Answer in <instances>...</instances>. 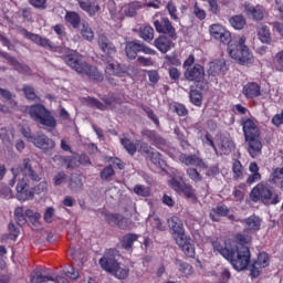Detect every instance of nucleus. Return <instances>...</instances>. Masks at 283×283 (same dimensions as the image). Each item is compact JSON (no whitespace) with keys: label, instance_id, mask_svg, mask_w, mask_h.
<instances>
[{"label":"nucleus","instance_id":"obj_17","mask_svg":"<svg viewBox=\"0 0 283 283\" xmlns=\"http://www.w3.org/2000/svg\"><path fill=\"white\" fill-rule=\"evenodd\" d=\"M241 126L243 130L244 138H256V136H260V128L258 127V124L249 117L241 119Z\"/></svg>","mask_w":283,"mask_h":283},{"label":"nucleus","instance_id":"obj_47","mask_svg":"<svg viewBox=\"0 0 283 283\" xmlns=\"http://www.w3.org/2000/svg\"><path fill=\"white\" fill-rule=\"evenodd\" d=\"M134 193H136V196H142L143 198H147L151 196V188L146 187L144 185H136L134 187Z\"/></svg>","mask_w":283,"mask_h":283},{"label":"nucleus","instance_id":"obj_55","mask_svg":"<svg viewBox=\"0 0 283 283\" xmlns=\"http://www.w3.org/2000/svg\"><path fill=\"white\" fill-rule=\"evenodd\" d=\"M11 65L19 74H30V66L28 64L20 63L15 60Z\"/></svg>","mask_w":283,"mask_h":283},{"label":"nucleus","instance_id":"obj_50","mask_svg":"<svg viewBox=\"0 0 283 283\" xmlns=\"http://www.w3.org/2000/svg\"><path fill=\"white\" fill-rule=\"evenodd\" d=\"M143 8V4L140 2H132L128 4L127 9L125 10L126 17H136L138 10Z\"/></svg>","mask_w":283,"mask_h":283},{"label":"nucleus","instance_id":"obj_54","mask_svg":"<svg viewBox=\"0 0 283 283\" xmlns=\"http://www.w3.org/2000/svg\"><path fill=\"white\" fill-rule=\"evenodd\" d=\"M64 182H67V174L64 171H60L53 177L54 187H61Z\"/></svg>","mask_w":283,"mask_h":283},{"label":"nucleus","instance_id":"obj_7","mask_svg":"<svg viewBox=\"0 0 283 283\" xmlns=\"http://www.w3.org/2000/svg\"><path fill=\"white\" fill-rule=\"evenodd\" d=\"M153 25L158 34H166L172 41L178 39V33L176 32V27L171 23L169 18L160 12L155 13L153 17Z\"/></svg>","mask_w":283,"mask_h":283},{"label":"nucleus","instance_id":"obj_59","mask_svg":"<svg viewBox=\"0 0 283 283\" xmlns=\"http://www.w3.org/2000/svg\"><path fill=\"white\" fill-rule=\"evenodd\" d=\"M25 218H29L30 222H32V224H36L39 222V220L41 219V213L39 212H34L33 210H25L24 212Z\"/></svg>","mask_w":283,"mask_h":283},{"label":"nucleus","instance_id":"obj_15","mask_svg":"<svg viewBox=\"0 0 283 283\" xmlns=\"http://www.w3.org/2000/svg\"><path fill=\"white\" fill-rule=\"evenodd\" d=\"M22 34L24 35L25 39L32 41V43H35V45H40V48H44V50H49L50 52L54 46V43L50 39L43 38L36 33H32L28 31V29H23Z\"/></svg>","mask_w":283,"mask_h":283},{"label":"nucleus","instance_id":"obj_2","mask_svg":"<svg viewBox=\"0 0 283 283\" xmlns=\"http://www.w3.org/2000/svg\"><path fill=\"white\" fill-rule=\"evenodd\" d=\"M210 34L212 39L228 45L229 56L241 63V65H244V63H250V61L253 59L251 50H249V46L244 44L247 43V36L242 35L234 44H231V32L226 31L220 24H212L210 27Z\"/></svg>","mask_w":283,"mask_h":283},{"label":"nucleus","instance_id":"obj_46","mask_svg":"<svg viewBox=\"0 0 283 283\" xmlns=\"http://www.w3.org/2000/svg\"><path fill=\"white\" fill-rule=\"evenodd\" d=\"M14 218H15V222H17V224H19V227H23V224H25L28 222V219H25V211L23 210V207L15 208Z\"/></svg>","mask_w":283,"mask_h":283},{"label":"nucleus","instance_id":"obj_63","mask_svg":"<svg viewBox=\"0 0 283 283\" xmlns=\"http://www.w3.org/2000/svg\"><path fill=\"white\" fill-rule=\"evenodd\" d=\"M193 14L197 19H199V21H205V19H207V12L200 9V7H198V3H195Z\"/></svg>","mask_w":283,"mask_h":283},{"label":"nucleus","instance_id":"obj_33","mask_svg":"<svg viewBox=\"0 0 283 283\" xmlns=\"http://www.w3.org/2000/svg\"><path fill=\"white\" fill-rule=\"evenodd\" d=\"M142 134L149 140V143L156 145L157 147L158 145H165V139H163V137H160L156 130L146 129Z\"/></svg>","mask_w":283,"mask_h":283},{"label":"nucleus","instance_id":"obj_10","mask_svg":"<svg viewBox=\"0 0 283 283\" xmlns=\"http://www.w3.org/2000/svg\"><path fill=\"white\" fill-rule=\"evenodd\" d=\"M97 45L99 50L103 52L102 54V61H107L108 59H114L116 56V45L113 44L112 41H109V38L105 34H99L97 38Z\"/></svg>","mask_w":283,"mask_h":283},{"label":"nucleus","instance_id":"obj_5","mask_svg":"<svg viewBox=\"0 0 283 283\" xmlns=\"http://www.w3.org/2000/svg\"><path fill=\"white\" fill-rule=\"evenodd\" d=\"M28 112L32 120L38 123V125H42V127H46V129H55L56 118L52 116V112L43 104L31 105Z\"/></svg>","mask_w":283,"mask_h":283},{"label":"nucleus","instance_id":"obj_53","mask_svg":"<svg viewBox=\"0 0 283 283\" xmlns=\"http://www.w3.org/2000/svg\"><path fill=\"white\" fill-rule=\"evenodd\" d=\"M188 178L192 180V182H201L202 180V175L198 171L196 168H188L186 170Z\"/></svg>","mask_w":283,"mask_h":283},{"label":"nucleus","instance_id":"obj_41","mask_svg":"<svg viewBox=\"0 0 283 283\" xmlns=\"http://www.w3.org/2000/svg\"><path fill=\"white\" fill-rule=\"evenodd\" d=\"M120 145L124 147V149H126L127 154H129L130 156H134L136 151H138V147L136 146V144L127 137L120 139Z\"/></svg>","mask_w":283,"mask_h":283},{"label":"nucleus","instance_id":"obj_6","mask_svg":"<svg viewBox=\"0 0 283 283\" xmlns=\"http://www.w3.org/2000/svg\"><path fill=\"white\" fill-rule=\"evenodd\" d=\"M235 271H244L251 264V250L247 245H237L231 249L230 258L227 259Z\"/></svg>","mask_w":283,"mask_h":283},{"label":"nucleus","instance_id":"obj_23","mask_svg":"<svg viewBox=\"0 0 283 283\" xmlns=\"http://www.w3.org/2000/svg\"><path fill=\"white\" fill-rule=\"evenodd\" d=\"M241 222L244 226V229H247L250 233H255L256 231H260L262 227V219L255 214L243 219Z\"/></svg>","mask_w":283,"mask_h":283},{"label":"nucleus","instance_id":"obj_13","mask_svg":"<svg viewBox=\"0 0 283 283\" xmlns=\"http://www.w3.org/2000/svg\"><path fill=\"white\" fill-rule=\"evenodd\" d=\"M31 143L34 147H38V149H43V151H50L56 147L54 139L48 137L43 133H38L34 137H31Z\"/></svg>","mask_w":283,"mask_h":283},{"label":"nucleus","instance_id":"obj_9","mask_svg":"<svg viewBox=\"0 0 283 283\" xmlns=\"http://www.w3.org/2000/svg\"><path fill=\"white\" fill-rule=\"evenodd\" d=\"M184 76L186 81L195 83L193 85H199L200 87L207 85V82H205V66L198 63L193 64L192 67L186 69Z\"/></svg>","mask_w":283,"mask_h":283},{"label":"nucleus","instance_id":"obj_61","mask_svg":"<svg viewBox=\"0 0 283 283\" xmlns=\"http://www.w3.org/2000/svg\"><path fill=\"white\" fill-rule=\"evenodd\" d=\"M283 178V167L273 169L270 176V182H277V180H282Z\"/></svg>","mask_w":283,"mask_h":283},{"label":"nucleus","instance_id":"obj_38","mask_svg":"<svg viewBox=\"0 0 283 283\" xmlns=\"http://www.w3.org/2000/svg\"><path fill=\"white\" fill-rule=\"evenodd\" d=\"M258 36L261 43L271 44V29L268 25H262L258 29Z\"/></svg>","mask_w":283,"mask_h":283},{"label":"nucleus","instance_id":"obj_52","mask_svg":"<svg viewBox=\"0 0 283 283\" xmlns=\"http://www.w3.org/2000/svg\"><path fill=\"white\" fill-rule=\"evenodd\" d=\"M117 280H127L129 277V270L127 268H122L120 263H118V269L113 272V274Z\"/></svg>","mask_w":283,"mask_h":283},{"label":"nucleus","instance_id":"obj_44","mask_svg":"<svg viewBox=\"0 0 283 283\" xmlns=\"http://www.w3.org/2000/svg\"><path fill=\"white\" fill-rule=\"evenodd\" d=\"M229 21L234 30H242L247 25V20L242 15H233Z\"/></svg>","mask_w":283,"mask_h":283},{"label":"nucleus","instance_id":"obj_21","mask_svg":"<svg viewBox=\"0 0 283 283\" xmlns=\"http://www.w3.org/2000/svg\"><path fill=\"white\" fill-rule=\"evenodd\" d=\"M248 144V154H250L251 158H258L262 156V140L260 139V135L256 137H249L245 139Z\"/></svg>","mask_w":283,"mask_h":283},{"label":"nucleus","instance_id":"obj_1","mask_svg":"<svg viewBox=\"0 0 283 283\" xmlns=\"http://www.w3.org/2000/svg\"><path fill=\"white\" fill-rule=\"evenodd\" d=\"M11 174H13V178L9 181V186L14 187V185H17V200H19L20 202L32 200L34 198L35 188L34 186H32V184H30V180H32V182H41V177L39 176V174L35 172L34 168H32V164H30V158H24L22 161V166L12 168Z\"/></svg>","mask_w":283,"mask_h":283},{"label":"nucleus","instance_id":"obj_11","mask_svg":"<svg viewBox=\"0 0 283 283\" xmlns=\"http://www.w3.org/2000/svg\"><path fill=\"white\" fill-rule=\"evenodd\" d=\"M98 264L103 271L111 273V275L118 271V261L116 260L113 250H107L98 260Z\"/></svg>","mask_w":283,"mask_h":283},{"label":"nucleus","instance_id":"obj_18","mask_svg":"<svg viewBox=\"0 0 283 283\" xmlns=\"http://www.w3.org/2000/svg\"><path fill=\"white\" fill-rule=\"evenodd\" d=\"M170 187L177 193H184L186 198H196V190L192 185L180 182L177 179H171Z\"/></svg>","mask_w":283,"mask_h":283},{"label":"nucleus","instance_id":"obj_60","mask_svg":"<svg viewBox=\"0 0 283 283\" xmlns=\"http://www.w3.org/2000/svg\"><path fill=\"white\" fill-rule=\"evenodd\" d=\"M117 227L123 230L132 229V221L125 218L123 214H119Z\"/></svg>","mask_w":283,"mask_h":283},{"label":"nucleus","instance_id":"obj_58","mask_svg":"<svg viewBox=\"0 0 283 283\" xmlns=\"http://www.w3.org/2000/svg\"><path fill=\"white\" fill-rule=\"evenodd\" d=\"M102 101L103 104L106 105V109L107 107H111V105H114V103L120 104V98L116 97L114 94H109L108 96L102 97Z\"/></svg>","mask_w":283,"mask_h":283},{"label":"nucleus","instance_id":"obj_4","mask_svg":"<svg viewBox=\"0 0 283 283\" xmlns=\"http://www.w3.org/2000/svg\"><path fill=\"white\" fill-rule=\"evenodd\" d=\"M252 202H263V205H280V195L274 193L269 184L262 181L252 188L250 192Z\"/></svg>","mask_w":283,"mask_h":283},{"label":"nucleus","instance_id":"obj_24","mask_svg":"<svg viewBox=\"0 0 283 283\" xmlns=\"http://www.w3.org/2000/svg\"><path fill=\"white\" fill-rule=\"evenodd\" d=\"M179 160L186 167H205V161L198 155L181 154Z\"/></svg>","mask_w":283,"mask_h":283},{"label":"nucleus","instance_id":"obj_51","mask_svg":"<svg viewBox=\"0 0 283 283\" xmlns=\"http://www.w3.org/2000/svg\"><path fill=\"white\" fill-rule=\"evenodd\" d=\"M22 92L25 96V98H28V101H39V96H36V93L34 92V87L30 86V85H24L22 87Z\"/></svg>","mask_w":283,"mask_h":283},{"label":"nucleus","instance_id":"obj_40","mask_svg":"<svg viewBox=\"0 0 283 283\" xmlns=\"http://www.w3.org/2000/svg\"><path fill=\"white\" fill-rule=\"evenodd\" d=\"M85 102L88 107H92L93 109H99V112L107 111V105H105L103 102L98 101V98L95 97H86Z\"/></svg>","mask_w":283,"mask_h":283},{"label":"nucleus","instance_id":"obj_42","mask_svg":"<svg viewBox=\"0 0 283 283\" xmlns=\"http://www.w3.org/2000/svg\"><path fill=\"white\" fill-rule=\"evenodd\" d=\"M212 247H213L214 251H217V253H220V255H222V258H224L226 260L228 258H231V249L222 245V243H220V241H213Z\"/></svg>","mask_w":283,"mask_h":283},{"label":"nucleus","instance_id":"obj_28","mask_svg":"<svg viewBox=\"0 0 283 283\" xmlns=\"http://www.w3.org/2000/svg\"><path fill=\"white\" fill-rule=\"evenodd\" d=\"M176 244L181 248V251L187 258H196V248L191 244L189 237H184V239L180 242H176Z\"/></svg>","mask_w":283,"mask_h":283},{"label":"nucleus","instance_id":"obj_25","mask_svg":"<svg viewBox=\"0 0 283 283\" xmlns=\"http://www.w3.org/2000/svg\"><path fill=\"white\" fill-rule=\"evenodd\" d=\"M155 48L159 50L163 54H167L169 50H171V46L174 45V42L171 38L167 35H159L155 41H154Z\"/></svg>","mask_w":283,"mask_h":283},{"label":"nucleus","instance_id":"obj_20","mask_svg":"<svg viewBox=\"0 0 283 283\" xmlns=\"http://www.w3.org/2000/svg\"><path fill=\"white\" fill-rule=\"evenodd\" d=\"M207 88V84H202V86L198 84L190 85L189 98L190 103L196 107L202 106V92Z\"/></svg>","mask_w":283,"mask_h":283},{"label":"nucleus","instance_id":"obj_26","mask_svg":"<svg viewBox=\"0 0 283 283\" xmlns=\"http://www.w3.org/2000/svg\"><path fill=\"white\" fill-rule=\"evenodd\" d=\"M244 10L248 17H252L254 21H262L264 19V9L260 6L253 7L251 2H245Z\"/></svg>","mask_w":283,"mask_h":283},{"label":"nucleus","instance_id":"obj_35","mask_svg":"<svg viewBox=\"0 0 283 283\" xmlns=\"http://www.w3.org/2000/svg\"><path fill=\"white\" fill-rule=\"evenodd\" d=\"M134 242H138V234L136 233H127L120 240L122 248L125 251H129L134 247Z\"/></svg>","mask_w":283,"mask_h":283},{"label":"nucleus","instance_id":"obj_29","mask_svg":"<svg viewBox=\"0 0 283 283\" xmlns=\"http://www.w3.org/2000/svg\"><path fill=\"white\" fill-rule=\"evenodd\" d=\"M249 171L251 175L247 178V185H254V182H260V180H262V175L260 174V166H258V163H250Z\"/></svg>","mask_w":283,"mask_h":283},{"label":"nucleus","instance_id":"obj_49","mask_svg":"<svg viewBox=\"0 0 283 283\" xmlns=\"http://www.w3.org/2000/svg\"><path fill=\"white\" fill-rule=\"evenodd\" d=\"M272 64L276 72H283V50L275 54Z\"/></svg>","mask_w":283,"mask_h":283},{"label":"nucleus","instance_id":"obj_37","mask_svg":"<svg viewBox=\"0 0 283 283\" xmlns=\"http://www.w3.org/2000/svg\"><path fill=\"white\" fill-rule=\"evenodd\" d=\"M155 31L151 27L145 25L139 28V39H143L146 43L154 41Z\"/></svg>","mask_w":283,"mask_h":283},{"label":"nucleus","instance_id":"obj_62","mask_svg":"<svg viewBox=\"0 0 283 283\" xmlns=\"http://www.w3.org/2000/svg\"><path fill=\"white\" fill-rule=\"evenodd\" d=\"M120 218V214L119 213H108L105 216V220L108 224L111 226H118V220Z\"/></svg>","mask_w":283,"mask_h":283},{"label":"nucleus","instance_id":"obj_57","mask_svg":"<svg viewBox=\"0 0 283 283\" xmlns=\"http://www.w3.org/2000/svg\"><path fill=\"white\" fill-rule=\"evenodd\" d=\"M114 174H116L114 171V167H112V165H108L101 171V178L102 180H112V176H114Z\"/></svg>","mask_w":283,"mask_h":283},{"label":"nucleus","instance_id":"obj_3","mask_svg":"<svg viewBox=\"0 0 283 283\" xmlns=\"http://www.w3.org/2000/svg\"><path fill=\"white\" fill-rule=\"evenodd\" d=\"M64 63L69 65L72 70L77 72V74H85L92 81L97 83L103 82V73L98 71V67L87 64L83 61L81 53L77 51L71 50L67 55H64Z\"/></svg>","mask_w":283,"mask_h":283},{"label":"nucleus","instance_id":"obj_36","mask_svg":"<svg viewBox=\"0 0 283 283\" xmlns=\"http://www.w3.org/2000/svg\"><path fill=\"white\" fill-rule=\"evenodd\" d=\"M64 19L74 30L81 25V15L75 11H66Z\"/></svg>","mask_w":283,"mask_h":283},{"label":"nucleus","instance_id":"obj_12","mask_svg":"<svg viewBox=\"0 0 283 283\" xmlns=\"http://www.w3.org/2000/svg\"><path fill=\"white\" fill-rule=\"evenodd\" d=\"M168 227L176 242H182V239L187 238V234L185 233V224L182 223L181 218L176 216L171 217L168 219Z\"/></svg>","mask_w":283,"mask_h":283},{"label":"nucleus","instance_id":"obj_22","mask_svg":"<svg viewBox=\"0 0 283 283\" xmlns=\"http://www.w3.org/2000/svg\"><path fill=\"white\" fill-rule=\"evenodd\" d=\"M77 3L84 12H87L88 17H96V12L101 10L98 0H77Z\"/></svg>","mask_w":283,"mask_h":283},{"label":"nucleus","instance_id":"obj_39","mask_svg":"<svg viewBox=\"0 0 283 283\" xmlns=\"http://www.w3.org/2000/svg\"><path fill=\"white\" fill-rule=\"evenodd\" d=\"M80 34L82 39H84L85 41H94V31L92 30V27H90V23L87 22L82 23Z\"/></svg>","mask_w":283,"mask_h":283},{"label":"nucleus","instance_id":"obj_32","mask_svg":"<svg viewBox=\"0 0 283 283\" xmlns=\"http://www.w3.org/2000/svg\"><path fill=\"white\" fill-rule=\"evenodd\" d=\"M31 283H48L54 282V276L44 274L41 270H34L30 275Z\"/></svg>","mask_w":283,"mask_h":283},{"label":"nucleus","instance_id":"obj_19","mask_svg":"<svg viewBox=\"0 0 283 283\" xmlns=\"http://www.w3.org/2000/svg\"><path fill=\"white\" fill-rule=\"evenodd\" d=\"M102 61H103V63L106 64L105 72L109 76H119L120 77V76H124L127 74V71H125V69H123L120 63H118L117 61H114V59L102 60Z\"/></svg>","mask_w":283,"mask_h":283},{"label":"nucleus","instance_id":"obj_56","mask_svg":"<svg viewBox=\"0 0 283 283\" xmlns=\"http://www.w3.org/2000/svg\"><path fill=\"white\" fill-rule=\"evenodd\" d=\"M177 264H179V271L184 275H191L193 273V266L191 264L181 262L180 260H177Z\"/></svg>","mask_w":283,"mask_h":283},{"label":"nucleus","instance_id":"obj_43","mask_svg":"<svg viewBox=\"0 0 283 283\" xmlns=\"http://www.w3.org/2000/svg\"><path fill=\"white\" fill-rule=\"evenodd\" d=\"M166 10L171 21H176V23H180V17H178V7H176V3H174V1H169L166 4Z\"/></svg>","mask_w":283,"mask_h":283},{"label":"nucleus","instance_id":"obj_64","mask_svg":"<svg viewBox=\"0 0 283 283\" xmlns=\"http://www.w3.org/2000/svg\"><path fill=\"white\" fill-rule=\"evenodd\" d=\"M55 34H57L59 39H65L67 33L65 32V27L63 24H55L53 27Z\"/></svg>","mask_w":283,"mask_h":283},{"label":"nucleus","instance_id":"obj_48","mask_svg":"<svg viewBox=\"0 0 283 283\" xmlns=\"http://www.w3.org/2000/svg\"><path fill=\"white\" fill-rule=\"evenodd\" d=\"M72 50L66 46H59L56 44H53V48H51V52H55V54H59L60 59L65 61V56L70 54Z\"/></svg>","mask_w":283,"mask_h":283},{"label":"nucleus","instance_id":"obj_8","mask_svg":"<svg viewBox=\"0 0 283 283\" xmlns=\"http://www.w3.org/2000/svg\"><path fill=\"white\" fill-rule=\"evenodd\" d=\"M143 52L144 54H150L154 56L156 54V50L145 45L144 43H140L138 40H133L126 42L125 45V54L127 59L130 61H134L136 56H138V53Z\"/></svg>","mask_w":283,"mask_h":283},{"label":"nucleus","instance_id":"obj_45","mask_svg":"<svg viewBox=\"0 0 283 283\" xmlns=\"http://www.w3.org/2000/svg\"><path fill=\"white\" fill-rule=\"evenodd\" d=\"M269 262H270L269 253L261 252V253H259L256 260L254 261V263H255L254 266H260L261 269H266V266H269Z\"/></svg>","mask_w":283,"mask_h":283},{"label":"nucleus","instance_id":"obj_14","mask_svg":"<svg viewBox=\"0 0 283 283\" xmlns=\"http://www.w3.org/2000/svg\"><path fill=\"white\" fill-rule=\"evenodd\" d=\"M139 154L143 156H146V158H149V160L153 163V165H161L163 164V155L155 150L154 147H151L147 143H142L138 148Z\"/></svg>","mask_w":283,"mask_h":283},{"label":"nucleus","instance_id":"obj_16","mask_svg":"<svg viewBox=\"0 0 283 283\" xmlns=\"http://www.w3.org/2000/svg\"><path fill=\"white\" fill-rule=\"evenodd\" d=\"M242 94L248 101L262 96V86L258 82H248L242 87Z\"/></svg>","mask_w":283,"mask_h":283},{"label":"nucleus","instance_id":"obj_27","mask_svg":"<svg viewBox=\"0 0 283 283\" xmlns=\"http://www.w3.org/2000/svg\"><path fill=\"white\" fill-rule=\"evenodd\" d=\"M227 70V62L224 60H216L210 63V76H220V74L224 75Z\"/></svg>","mask_w":283,"mask_h":283},{"label":"nucleus","instance_id":"obj_34","mask_svg":"<svg viewBox=\"0 0 283 283\" xmlns=\"http://www.w3.org/2000/svg\"><path fill=\"white\" fill-rule=\"evenodd\" d=\"M169 109L170 112H172V114H177V116H189V109H187V106H185V104L171 102L169 104Z\"/></svg>","mask_w":283,"mask_h":283},{"label":"nucleus","instance_id":"obj_30","mask_svg":"<svg viewBox=\"0 0 283 283\" xmlns=\"http://www.w3.org/2000/svg\"><path fill=\"white\" fill-rule=\"evenodd\" d=\"M231 213V209L224 205H219L216 208H212V212H210V218L212 222H220V218H227ZM218 216L220 218H218Z\"/></svg>","mask_w":283,"mask_h":283},{"label":"nucleus","instance_id":"obj_31","mask_svg":"<svg viewBox=\"0 0 283 283\" xmlns=\"http://www.w3.org/2000/svg\"><path fill=\"white\" fill-rule=\"evenodd\" d=\"M231 170L233 180H242L247 175V169L243 167L242 161L239 159L232 160Z\"/></svg>","mask_w":283,"mask_h":283}]
</instances>
